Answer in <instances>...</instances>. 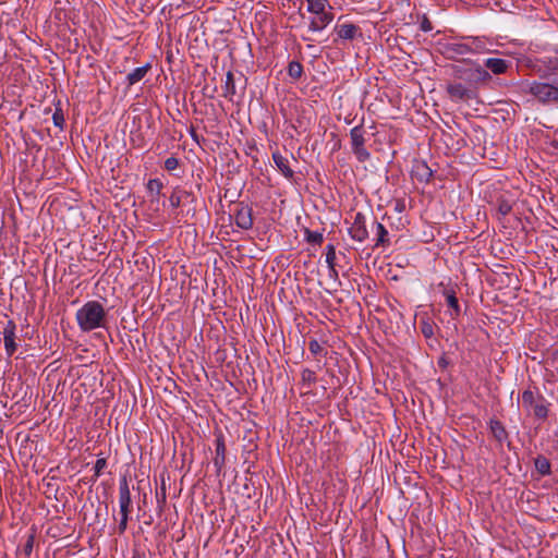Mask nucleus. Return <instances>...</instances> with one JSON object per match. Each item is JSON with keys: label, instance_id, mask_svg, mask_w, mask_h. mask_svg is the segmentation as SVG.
Wrapping results in <instances>:
<instances>
[{"label": "nucleus", "instance_id": "412c9836", "mask_svg": "<svg viewBox=\"0 0 558 558\" xmlns=\"http://www.w3.org/2000/svg\"><path fill=\"white\" fill-rule=\"evenodd\" d=\"M535 464H536L537 470L542 474H546L549 472V463L546 459H537Z\"/></svg>", "mask_w": 558, "mask_h": 558}, {"label": "nucleus", "instance_id": "0eeeda50", "mask_svg": "<svg viewBox=\"0 0 558 558\" xmlns=\"http://www.w3.org/2000/svg\"><path fill=\"white\" fill-rule=\"evenodd\" d=\"M352 239L363 242L368 236V231L365 225V217L362 214H356L354 222L349 229Z\"/></svg>", "mask_w": 558, "mask_h": 558}, {"label": "nucleus", "instance_id": "6ab92c4d", "mask_svg": "<svg viewBox=\"0 0 558 558\" xmlns=\"http://www.w3.org/2000/svg\"><path fill=\"white\" fill-rule=\"evenodd\" d=\"M289 74L292 77H300L302 74V66L299 62H290L289 64Z\"/></svg>", "mask_w": 558, "mask_h": 558}, {"label": "nucleus", "instance_id": "9d476101", "mask_svg": "<svg viewBox=\"0 0 558 558\" xmlns=\"http://www.w3.org/2000/svg\"><path fill=\"white\" fill-rule=\"evenodd\" d=\"M274 162L278 170L287 178L291 179L293 177V170L290 168L289 159L282 156L279 151H275L272 154Z\"/></svg>", "mask_w": 558, "mask_h": 558}, {"label": "nucleus", "instance_id": "393cba45", "mask_svg": "<svg viewBox=\"0 0 558 558\" xmlns=\"http://www.w3.org/2000/svg\"><path fill=\"white\" fill-rule=\"evenodd\" d=\"M308 349L313 354H318L323 350L320 343L317 340H311L308 343Z\"/></svg>", "mask_w": 558, "mask_h": 558}, {"label": "nucleus", "instance_id": "cd10ccee", "mask_svg": "<svg viewBox=\"0 0 558 558\" xmlns=\"http://www.w3.org/2000/svg\"><path fill=\"white\" fill-rule=\"evenodd\" d=\"M447 301H448V304L453 307V308H458V300L456 299L454 295H448L447 298Z\"/></svg>", "mask_w": 558, "mask_h": 558}, {"label": "nucleus", "instance_id": "bb28decb", "mask_svg": "<svg viewBox=\"0 0 558 558\" xmlns=\"http://www.w3.org/2000/svg\"><path fill=\"white\" fill-rule=\"evenodd\" d=\"M226 87L227 89H229V87H231L232 89L234 88V85H233V75L231 72H228L227 73V77H226Z\"/></svg>", "mask_w": 558, "mask_h": 558}, {"label": "nucleus", "instance_id": "b1692460", "mask_svg": "<svg viewBox=\"0 0 558 558\" xmlns=\"http://www.w3.org/2000/svg\"><path fill=\"white\" fill-rule=\"evenodd\" d=\"M512 209V206L508 203V202H505V201H501L498 205V211L502 215V216H506L508 215Z\"/></svg>", "mask_w": 558, "mask_h": 558}, {"label": "nucleus", "instance_id": "2eb2a0df", "mask_svg": "<svg viewBox=\"0 0 558 558\" xmlns=\"http://www.w3.org/2000/svg\"><path fill=\"white\" fill-rule=\"evenodd\" d=\"M162 189V183L158 179H150L147 183V190L153 198L159 196Z\"/></svg>", "mask_w": 558, "mask_h": 558}, {"label": "nucleus", "instance_id": "7ed1b4c3", "mask_svg": "<svg viewBox=\"0 0 558 558\" xmlns=\"http://www.w3.org/2000/svg\"><path fill=\"white\" fill-rule=\"evenodd\" d=\"M522 407L527 411L533 413L538 418H544L547 415V408L544 403V400L536 396L531 390H525L522 393L521 399Z\"/></svg>", "mask_w": 558, "mask_h": 558}, {"label": "nucleus", "instance_id": "f8f14e48", "mask_svg": "<svg viewBox=\"0 0 558 558\" xmlns=\"http://www.w3.org/2000/svg\"><path fill=\"white\" fill-rule=\"evenodd\" d=\"M335 31L342 39H353L357 33V27L351 23H344L337 25Z\"/></svg>", "mask_w": 558, "mask_h": 558}, {"label": "nucleus", "instance_id": "a211bd4d", "mask_svg": "<svg viewBox=\"0 0 558 558\" xmlns=\"http://www.w3.org/2000/svg\"><path fill=\"white\" fill-rule=\"evenodd\" d=\"M451 50L457 53V54H460V56H463L465 53H469L471 52L470 51V45L468 44H453L451 46Z\"/></svg>", "mask_w": 558, "mask_h": 558}, {"label": "nucleus", "instance_id": "6e6552de", "mask_svg": "<svg viewBox=\"0 0 558 558\" xmlns=\"http://www.w3.org/2000/svg\"><path fill=\"white\" fill-rule=\"evenodd\" d=\"M234 221L241 229L247 230L253 226L252 210L247 206H242L236 209Z\"/></svg>", "mask_w": 558, "mask_h": 558}, {"label": "nucleus", "instance_id": "20e7f679", "mask_svg": "<svg viewBox=\"0 0 558 558\" xmlns=\"http://www.w3.org/2000/svg\"><path fill=\"white\" fill-rule=\"evenodd\" d=\"M131 493L128 484L124 482L119 487V507H120V522L119 529L123 532L126 529L129 513L131 510Z\"/></svg>", "mask_w": 558, "mask_h": 558}, {"label": "nucleus", "instance_id": "5701e85b", "mask_svg": "<svg viewBox=\"0 0 558 558\" xmlns=\"http://www.w3.org/2000/svg\"><path fill=\"white\" fill-rule=\"evenodd\" d=\"M178 166H179V161H178V159H177V158H174V157H169V158H167V159H166V161H165V168H166L167 170H169V171H172V170L177 169V168H178Z\"/></svg>", "mask_w": 558, "mask_h": 558}, {"label": "nucleus", "instance_id": "aec40b11", "mask_svg": "<svg viewBox=\"0 0 558 558\" xmlns=\"http://www.w3.org/2000/svg\"><path fill=\"white\" fill-rule=\"evenodd\" d=\"M375 228H376V234L378 235V243H384L386 241L385 238L387 235V230L379 222L375 223Z\"/></svg>", "mask_w": 558, "mask_h": 558}, {"label": "nucleus", "instance_id": "72a5a7b5", "mask_svg": "<svg viewBox=\"0 0 558 558\" xmlns=\"http://www.w3.org/2000/svg\"><path fill=\"white\" fill-rule=\"evenodd\" d=\"M26 549L27 550H32V543L31 542L27 544Z\"/></svg>", "mask_w": 558, "mask_h": 558}, {"label": "nucleus", "instance_id": "7c9ffc66", "mask_svg": "<svg viewBox=\"0 0 558 558\" xmlns=\"http://www.w3.org/2000/svg\"><path fill=\"white\" fill-rule=\"evenodd\" d=\"M53 122L56 125L58 126H61L62 122H63V118L62 116H59V114H53Z\"/></svg>", "mask_w": 558, "mask_h": 558}, {"label": "nucleus", "instance_id": "f3484780", "mask_svg": "<svg viewBox=\"0 0 558 558\" xmlns=\"http://www.w3.org/2000/svg\"><path fill=\"white\" fill-rule=\"evenodd\" d=\"M470 51L475 53H483L488 50L485 48L484 43L481 39L475 38L470 44Z\"/></svg>", "mask_w": 558, "mask_h": 558}, {"label": "nucleus", "instance_id": "c756f323", "mask_svg": "<svg viewBox=\"0 0 558 558\" xmlns=\"http://www.w3.org/2000/svg\"><path fill=\"white\" fill-rule=\"evenodd\" d=\"M170 203L173 207L178 206L180 204V197L177 196V195H171L170 196Z\"/></svg>", "mask_w": 558, "mask_h": 558}, {"label": "nucleus", "instance_id": "1a4fd4ad", "mask_svg": "<svg viewBox=\"0 0 558 558\" xmlns=\"http://www.w3.org/2000/svg\"><path fill=\"white\" fill-rule=\"evenodd\" d=\"M15 339V325L9 322L3 330V342L5 351L9 355H12L16 350Z\"/></svg>", "mask_w": 558, "mask_h": 558}, {"label": "nucleus", "instance_id": "4be33fe9", "mask_svg": "<svg viewBox=\"0 0 558 558\" xmlns=\"http://www.w3.org/2000/svg\"><path fill=\"white\" fill-rule=\"evenodd\" d=\"M335 258H336L335 248H333L332 245H329L328 246V252L326 254V263L328 264L330 269H333Z\"/></svg>", "mask_w": 558, "mask_h": 558}, {"label": "nucleus", "instance_id": "ddd939ff", "mask_svg": "<svg viewBox=\"0 0 558 558\" xmlns=\"http://www.w3.org/2000/svg\"><path fill=\"white\" fill-rule=\"evenodd\" d=\"M448 93L454 99H463L468 94V89L459 83L450 85L448 87Z\"/></svg>", "mask_w": 558, "mask_h": 558}, {"label": "nucleus", "instance_id": "dca6fc26", "mask_svg": "<svg viewBox=\"0 0 558 558\" xmlns=\"http://www.w3.org/2000/svg\"><path fill=\"white\" fill-rule=\"evenodd\" d=\"M489 427H490L492 433L494 434V436L497 439L501 440V439L505 438V436H506L505 428L502 427V425L498 421L492 420L489 422Z\"/></svg>", "mask_w": 558, "mask_h": 558}, {"label": "nucleus", "instance_id": "4468645a", "mask_svg": "<svg viewBox=\"0 0 558 558\" xmlns=\"http://www.w3.org/2000/svg\"><path fill=\"white\" fill-rule=\"evenodd\" d=\"M147 68L146 66H140L134 69L131 73L128 75V81L130 84H135L140 82L146 74Z\"/></svg>", "mask_w": 558, "mask_h": 558}, {"label": "nucleus", "instance_id": "f257e3e1", "mask_svg": "<svg viewBox=\"0 0 558 558\" xmlns=\"http://www.w3.org/2000/svg\"><path fill=\"white\" fill-rule=\"evenodd\" d=\"M106 313L102 305L97 301L85 303L76 312V320L83 331H92L105 325Z\"/></svg>", "mask_w": 558, "mask_h": 558}, {"label": "nucleus", "instance_id": "473e14b6", "mask_svg": "<svg viewBox=\"0 0 558 558\" xmlns=\"http://www.w3.org/2000/svg\"><path fill=\"white\" fill-rule=\"evenodd\" d=\"M104 465H105V460H97V462H96L97 470H100V468H102Z\"/></svg>", "mask_w": 558, "mask_h": 558}, {"label": "nucleus", "instance_id": "c85d7f7f", "mask_svg": "<svg viewBox=\"0 0 558 558\" xmlns=\"http://www.w3.org/2000/svg\"><path fill=\"white\" fill-rule=\"evenodd\" d=\"M216 452H217V457L221 456V459L223 460L225 446L222 444H218Z\"/></svg>", "mask_w": 558, "mask_h": 558}, {"label": "nucleus", "instance_id": "f03ea898", "mask_svg": "<svg viewBox=\"0 0 558 558\" xmlns=\"http://www.w3.org/2000/svg\"><path fill=\"white\" fill-rule=\"evenodd\" d=\"M307 12L312 14L310 29L312 32L323 31L333 20L332 7L328 0H305Z\"/></svg>", "mask_w": 558, "mask_h": 558}, {"label": "nucleus", "instance_id": "2f4dec72", "mask_svg": "<svg viewBox=\"0 0 558 558\" xmlns=\"http://www.w3.org/2000/svg\"><path fill=\"white\" fill-rule=\"evenodd\" d=\"M422 331L426 337H429L433 333L432 327L429 325H425Z\"/></svg>", "mask_w": 558, "mask_h": 558}, {"label": "nucleus", "instance_id": "39448f33", "mask_svg": "<svg viewBox=\"0 0 558 558\" xmlns=\"http://www.w3.org/2000/svg\"><path fill=\"white\" fill-rule=\"evenodd\" d=\"M365 131L362 126H354L350 132L351 146L354 155L360 161L369 158V153L365 148Z\"/></svg>", "mask_w": 558, "mask_h": 558}, {"label": "nucleus", "instance_id": "9b49d317", "mask_svg": "<svg viewBox=\"0 0 558 558\" xmlns=\"http://www.w3.org/2000/svg\"><path fill=\"white\" fill-rule=\"evenodd\" d=\"M485 65L494 74H502L508 69V62L505 59L500 58H488L485 61Z\"/></svg>", "mask_w": 558, "mask_h": 558}, {"label": "nucleus", "instance_id": "423d86ee", "mask_svg": "<svg viewBox=\"0 0 558 558\" xmlns=\"http://www.w3.org/2000/svg\"><path fill=\"white\" fill-rule=\"evenodd\" d=\"M529 92L541 101L558 100V87L547 83L534 82L530 84Z\"/></svg>", "mask_w": 558, "mask_h": 558}, {"label": "nucleus", "instance_id": "a878e982", "mask_svg": "<svg viewBox=\"0 0 558 558\" xmlns=\"http://www.w3.org/2000/svg\"><path fill=\"white\" fill-rule=\"evenodd\" d=\"M475 73H476V77L481 78V80H486V78L489 77L488 72L486 70H484L483 68H481V66H477L475 69Z\"/></svg>", "mask_w": 558, "mask_h": 558}]
</instances>
